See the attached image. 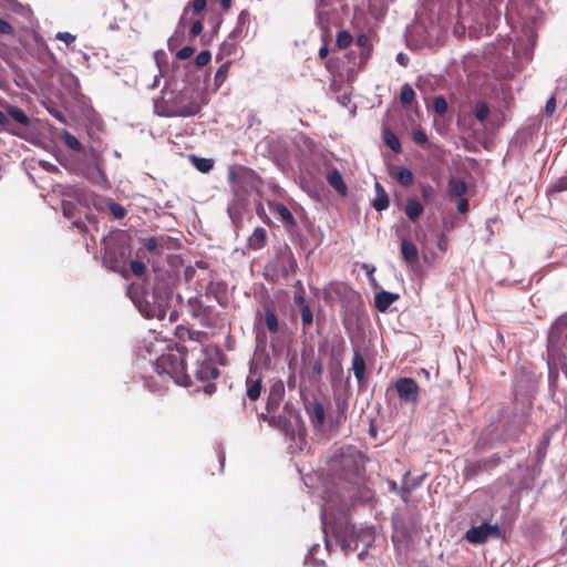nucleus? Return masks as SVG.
<instances>
[{
	"mask_svg": "<svg viewBox=\"0 0 567 567\" xmlns=\"http://www.w3.org/2000/svg\"><path fill=\"white\" fill-rule=\"evenodd\" d=\"M194 334L195 332L190 331L188 328H185L183 326H178L175 329V336L182 342H185L186 340H194Z\"/></svg>",
	"mask_w": 567,
	"mask_h": 567,
	"instance_id": "39",
	"label": "nucleus"
},
{
	"mask_svg": "<svg viewBox=\"0 0 567 567\" xmlns=\"http://www.w3.org/2000/svg\"><path fill=\"white\" fill-rule=\"evenodd\" d=\"M227 71H228V66H227V65H221V66L217 70V72H216V74H215V80H216V81H219V80H220V81H223V80H225V78H226V75H227Z\"/></svg>",
	"mask_w": 567,
	"mask_h": 567,
	"instance_id": "58",
	"label": "nucleus"
},
{
	"mask_svg": "<svg viewBox=\"0 0 567 567\" xmlns=\"http://www.w3.org/2000/svg\"><path fill=\"white\" fill-rule=\"evenodd\" d=\"M249 12L247 10H243L237 19V28L234 30V33L240 32L241 27L249 22Z\"/></svg>",
	"mask_w": 567,
	"mask_h": 567,
	"instance_id": "49",
	"label": "nucleus"
},
{
	"mask_svg": "<svg viewBox=\"0 0 567 567\" xmlns=\"http://www.w3.org/2000/svg\"><path fill=\"white\" fill-rule=\"evenodd\" d=\"M412 140L415 144L424 145L427 143V136L421 128H414L412 132Z\"/></svg>",
	"mask_w": 567,
	"mask_h": 567,
	"instance_id": "45",
	"label": "nucleus"
},
{
	"mask_svg": "<svg viewBox=\"0 0 567 567\" xmlns=\"http://www.w3.org/2000/svg\"><path fill=\"white\" fill-rule=\"evenodd\" d=\"M383 142L386 146H389L393 152L400 153L402 147L396 135L388 127L384 126L382 131Z\"/></svg>",
	"mask_w": 567,
	"mask_h": 567,
	"instance_id": "30",
	"label": "nucleus"
},
{
	"mask_svg": "<svg viewBox=\"0 0 567 567\" xmlns=\"http://www.w3.org/2000/svg\"><path fill=\"white\" fill-rule=\"evenodd\" d=\"M375 198L372 202V206L377 212L385 210L389 207L390 200L384 187L380 183H375Z\"/></svg>",
	"mask_w": 567,
	"mask_h": 567,
	"instance_id": "24",
	"label": "nucleus"
},
{
	"mask_svg": "<svg viewBox=\"0 0 567 567\" xmlns=\"http://www.w3.org/2000/svg\"><path fill=\"white\" fill-rule=\"evenodd\" d=\"M190 161L194 167H196L200 173H208L214 167V162L209 158H203L192 155Z\"/></svg>",
	"mask_w": 567,
	"mask_h": 567,
	"instance_id": "32",
	"label": "nucleus"
},
{
	"mask_svg": "<svg viewBox=\"0 0 567 567\" xmlns=\"http://www.w3.org/2000/svg\"><path fill=\"white\" fill-rule=\"evenodd\" d=\"M0 131L14 132L13 127H11V120L8 115L0 110Z\"/></svg>",
	"mask_w": 567,
	"mask_h": 567,
	"instance_id": "48",
	"label": "nucleus"
},
{
	"mask_svg": "<svg viewBox=\"0 0 567 567\" xmlns=\"http://www.w3.org/2000/svg\"><path fill=\"white\" fill-rule=\"evenodd\" d=\"M295 302H296L297 305H300L301 307H303V305H308V303L306 302V299H305V290H303V288H301V290H300V291H297V292L295 293Z\"/></svg>",
	"mask_w": 567,
	"mask_h": 567,
	"instance_id": "56",
	"label": "nucleus"
},
{
	"mask_svg": "<svg viewBox=\"0 0 567 567\" xmlns=\"http://www.w3.org/2000/svg\"><path fill=\"white\" fill-rule=\"evenodd\" d=\"M365 458L354 446H346L334 452L328 461V471L333 478L357 483L364 472Z\"/></svg>",
	"mask_w": 567,
	"mask_h": 567,
	"instance_id": "1",
	"label": "nucleus"
},
{
	"mask_svg": "<svg viewBox=\"0 0 567 567\" xmlns=\"http://www.w3.org/2000/svg\"><path fill=\"white\" fill-rule=\"evenodd\" d=\"M151 298L146 297L145 305L140 307L141 312L148 319L164 320L171 311L172 289L164 284H156Z\"/></svg>",
	"mask_w": 567,
	"mask_h": 567,
	"instance_id": "4",
	"label": "nucleus"
},
{
	"mask_svg": "<svg viewBox=\"0 0 567 567\" xmlns=\"http://www.w3.org/2000/svg\"><path fill=\"white\" fill-rule=\"evenodd\" d=\"M280 260L284 262V267H282V276L284 277L287 278L289 275L297 272L298 264H297V260L290 249H288L287 254L282 255L280 257Z\"/></svg>",
	"mask_w": 567,
	"mask_h": 567,
	"instance_id": "29",
	"label": "nucleus"
},
{
	"mask_svg": "<svg viewBox=\"0 0 567 567\" xmlns=\"http://www.w3.org/2000/svg\"><path fill=\"white\" fill-rule=\"evenodd\" d=\"M270 210L276 214L282 221L285 228L290 231L297 226V221L289 210V208L282 203H275L269 206Z\"/></svg>",
	"mask_w": 567,
	"mask_h": 567,
	"instance_id": "13",
	"label": "nucleus"
},
{
	"mask_svg": "<svg viewBox=\"0 0 567 567\" xmlns=\"http://www.w3.org/2000/svg\"><path fill=\"white\" fill-rule=\"evenodd\" d=\"M328 53H329V48H328V45H327V44H324V45H323V47H321V48H320V50H319V58H320V59H324V58H327Z\"/></svg>",
	"mask_w": 567,
	"mask_h": 567,
	"instance_id": "63",
	"label": "nucleus"
},
{
	"mask_svg": "<svg viewBox=\"0 0 567 567\" xmlns=\"http://www.w3.org/2000/svg\"><path fill=\"white\" fill-rule=\"evenodd\" d=\"M351 370L358 381L360 388H364L367 385V364L365 360L359 351H354L352 358V367Z\"/></svg>",
	"mask_w": 567,
	"mask_h": 567,
	"instance_id": "12",
	"label": "nucleus"
},
{
	"mask_svg": "<svg viewBox=\"0 0 567 567\" xmlns=\"http://www.w3.org/2000/svg\"><path fill=\"white\" fill-rule=\"evenodd\" d=\"M105 261L111 264V268L113 270H117V268L120 267L118 261L116 259H113V250L111 248L106 249Z\"/></svg>",
	"mask_w": 567,
	"mask_h": 567,
	"instance_id": "52",
	"label": "nucleus"
},
{
	"mask_svg": "<svg viewBox=\"0 0 567 567\" xmlns=\"http://www.w3.org/2000/svg\"><path fill=\"white\" fill-rule=\"evenodd\" d=\"M414 99H415L414 89L409 83L403 84L401 86V91H400V101H401L402 105L405 106V105L412 104Z\"/></svg>",
	"mask_w": 567,
	"mask_h": 567,
	"instance_id": "34",
	"label": "nucleus"
},
{
	"mask_svg": "<svg viewBox=\"0 0 567 567\" xmlns=\"http://www.w3.org/2000/svg\"><path fill=\"white\" fill-rule=\"evenodd\" d=\"M357 45L360 49H363V48H368V47L372 45V43H371L370 38L367 34H360L357 38Z\"/></svg>",
	"mask_w": 567,
	"mask_h": 567,
	"instance_id": "54",
	"label": "nucleus"
},
{
	"mask_svg": "<svg viewBox=\"0 0 567 567\" xmlns=\"http://www.w3.org/2000/svg\"><path fill=\"white\" fill-rule=\"evenodd\" d=\"M144 247L150 252H161L159 243H158V237L157 236H153V237L144 239Z\"/></svg>",
	"mask_w": 567,
	"mask_h": 567,
	"instance_id": "43",
	"label": "nucleus"
},
{
	"mask_svg": "<svg viewBox=\"0 0 567 567\" xmlns=\"http://www.w3.org/2000/svg\"><path fill=\"white\" fill-rule=\"evenodd\" d=\"M327 182L338 193L344 195L347 193V185L342 178L341 173L337 168L329 169L326 175Z\"/></svg>",
	"mask_w": 567,
	"mask_h": 567,
	"instance_id": "22",
	"label": "nucleus"
},
{
	"mask_svg": "<svg viewBox=\"0 0 567 567\" xmlns=\"http://www.w3.org/2000/svg\"><path fill=\"white\" fill-rule=\"evenodd\" d=\"M467 192L466 183L458 177H451L447 184V193L452 197H463Z\"/></svg>",
	"mask_w": 567,
	"mask_h": 567,
	"instance_id": "26",
	"label": "nucleus"
},
{
	"mask_svg": "<svg viewBox=\"0 0 567 567\" xmlns=\"http://www.w3.org/2000/svg\"><path fill=\"white\" fill-rule=\"evenodd\" d=\"M60 140L68 148L78 153L83 152V145L81 142L69 131H62L60 134Z\"/></svg>",
	"mask_w": 567,
	"mask_h": 567,
	"instance_id": "31",
	"label": "nucleus"
},
{
	"mask_svg": "<svg viewBox=\"0 0 567 567\" xmlns=\"http://www.w3.org/2000/svg\"><path fill=\"white\" fill-rule=\"evenodd\" d=\"M502 532L497 525L483 523L480 526L470 528L465 534V539L474 545L486 543L489 538H499Z\"/></svg>",
	"mask_w": 567,
	"mask_h": 567,
	"instance_id": "6",
	"label": "nucleus"
},
{
	"mask_svg": "<svg viewBox=\"0 0 567 567\" xmlns=\"http://www.w3.org/2000/svg\"><path fill=\"white\" fill-rule=\"evenodd\" d=\"M207 7V0H192L183 10V14L178 21V29L184 28L186 24V17L192 9L195 14H199Z\"/></svg>",
	"mask_w": 567,
	"mask_h": 567,
	"instance_id": "23",
	"label": "nucleus"
},
{
	"mask_svg": "<svg viewBox=\"0 0 567 567\" xmlns=\"http://www.w3.org/2000/svg\"><path fill=\"white\" fill-rule=\"evenodd\" d=\"M300 317H301V322H302L303 329L311 326V323L313 321V315H312V311H311L309 305H303V307H301Z\"/></svg>",
	"mask_w": 567,
	"mask_h": 567,
	"instance_id": "37",
	"label": "nucleus"
},
{
	"mask_svg": "<svg viewBox=\"0 0 567 567\" xmlns=\"http://www.w3.org/2000/svg\"><path fill=\"white\" fill-rule=\"evenodd\" d=\"M110 213L116 218L122 219L126 215V209L118 203L112 202L109 205Z\"/></svg>",
	"mask_w": 567,
	"mask_h": 567,
	"instance_id": "41",
	"label": "nucleus"
},
{
	"mask_svg": "<svg viewBox=\"0 0 567 567\" xmlns=\"http://www.w3.org/2000/svg\"><path fill=\"white\" fill-rule=\"evenodd\" d=\"M264 319L267 329L271 333H277L279 331V321L278 317L275 312V309L271 306H267L264 309Z\"/></svg>",
	"mask_w": 567,
	"mask_h": 567,
	"instance_id": "28",
	"label": "nucleus"
},
{
	"mask_svg": "<svg viewBox=\"0 0 567 567\" xmlns=\"http://www.w3.org/2000/svg\"><path fill=\"white\" fill-rule=\"evenodd\" d=\"M200 109H154V112L158 116L164 117H189L198 113Z\"/></svg>",
	"mask_w": 567,
	"mask_h": 567,
	"instance_id": "21",
	"label": "nucleus"
},
{
	"mask_svg": "<svg viewBox=\"0 0 567 567\" xmlns=\"http://www.w3.org/2000/svg\"><path fill=\"white\" fill-rule=\"evenodd\" d=\"M212 60V54L208 50L199 52L195 58V64L198 68L206 66Z\"/></svg>",
	"mask_w": 567,
	"mask_h": 567,
	"instance_id": "42",
	"label": "nucleus"
},
{
	"mask_svg": "<svg viewBox=\"0 0 567 567\" xmlns=\"http://www.w3.org/2000/svg\"><path fill=\"white\" fill-rule=\"evenodd\" d=\"M12 33H13L12 25L4 19L0 18V34H12Z\"/></svg>",
	"mask_w": 567,
	"mask_h": 567,
	"instance_id": "53",
	"label": "nucleus"
},
{
	"mask_svg": "<svg viewBox=\"0 0 567 567\" xmlns=\"http://www.w3.org/2000/svg\"><path fill=\"white\" fill-rule=\"evenodd\" d=\"M267 245V230L264 227H257L248 237L247 247L251 250H260Z\"/></svg>",
	"mask_w": 567,
	"mask_h": 567,
	"instance_id": "19",
	"label": "nucleus"
},
{
	"mask_svg": "<svg viewBox=\"0 0 567 567\" xmlns=\"http://www.w3.org/2000/svg\"><path fill=\"white\" fill-rule=\"evenodd\" d=\"M246 395L248 396V399L251 401H256L257 399H259L262 390L261 378H254L250 375L246 380Z\"/></svg>",
	"mask_w": 567,
	"mask_h": 567,
	"instance_id": "25",
	"label": "nucleus"
},
{
	"mask_svg": "<svg viewBox=\"0 0 567 567\" xmlns=\"http://www.w3.org/2000/svg\"><path fill=\"white\" fill-rule=\"evenodd\" d=\"M373 47L363 48L360 51V68L364 65L371 56Z\"/></svg>",
	"mask_w": 567,
	"mask_h": 567,
	"instance_id": "50",
	"label": "nucleus"
},
{
	"mask_svg": "<svg viewBox=\"0 0 567 567\" xmlns=\"http://www.w3.org/2000/svg\"><path fill=\"white\" fill-rule=\"evenodd\" d=\"M390 175L403 187H409L414 182L413 173L404 166H394Z\"/></svg>",
	"mask_w": 567,
	"mask_h": 567,
	"instance_id": "20",
	"label": "nucleus"
},
{
	"mask_svg": "<svg viewBox=\"0 0 567 567\" xmlns=\"http://www.w3.org/2000/svg\"><path fill=\"white\" fill-rule=\"evenodd\" d=\"M352 41L353 38L348 31L341 30L337 33L336 42L339 49H347L348 47L351 45Z\"/></svg>",
	"mask_w": 567,
	"mask_h": 567,
	"instance_id": "36",
	"label": "nucleus"
},
{
	"mask_svg": "<svg viewBox=\"0 0 567 567\" xmlns=\"http://www.w3.org/2000/svg\"><path fill=\"white\" fill-rule=\"evenodd\" d=\"M557 103H561V100L558 97L557 93H555L546 101L545 106H556Z\"/></svg>",
	"mask_w": 567,
	"mask_h": 567,
	"instance_id": "60",
	"label": "nucleus"
},
{
	"mask_svg": "<svg viewBox=\"0 0 567 567\" xmlns=\"http://www.w3.org/2000/svg\"><path fill=\"white\" fill-rule=\"evenodd\" d=\"M302 371L309 375L310 379L316 381L321 379L323 372V365L320 358L315 355V351L311 348L308 352L303 351L301 354Z\"/></svg>",
	"mask_w": 567,
	"mask_h": 567,
	"instance_id": "9",
	"label": "nucleus"
},
{
	"mask_svg": "<svg viewBox=\"0 0 567 567\" xmlns=\"http://www.w3.org/2000/svg\"><path fill=\"white\" fill-rule=\"evenodd\" d=\"M186 347H177L156 359L154 369L163 382L173 381L184 386L192 384L190 375L186 371Z\"/></svg>",
	"mask_w": 567,
	"mask_h": 567,
	"instance_id": "2",
	"label": "nucleus"
},
{
	"mask_svg": "<svg viewBox=\"0 0 567 567\" xmlns=\"http://www.w3.org/2000/svg\"><path fill=\"white\" fill-rule=\"evenodd\" d=\"M204 29V24L200 20H196L195 22H193L190 29H189V33L193 38H196L197 35H199L202 33Z\"/></svg>",
	"mask_w": 567,
	"mask_h": 567,
	"instance_id": "51",
	"label": "nucleus"
},
{
	"mask_svg": "<svg viewBox=\"0 0 567 567\" xmlns=\"http://www.w3.org/2000/svg\"><path fill=\"white\" fill-rule=\"evenodd\" d=\"M199 352L202 355H204V360L200 361L199 358L197 359V363L194 370L195 378L202 382L216 379L218 377L217 368L213 364V362L209 359H207L202 347L199 349Z\"/></svg>",
	"mask_w": 567,
	"mask_h": 567,
	"instance_id": "10",
	"label": "nucleus"
},
{
	"mask_svg": "<svg viewBox=\"0 0 567 567\" xmlns=\"http://www.w3.org/2000/svg\"><path fill=\"white\" fill-rule=\"evenodd\" d=\"M30 41H22V44L28 52L34 56L41 64L45 65L50 70H55L59 65V61L55 54L50 50L45 40L35 31H31Z\"/></svg>",
	"mask_w": 567,
	"mask_h": 567,
	"instance_id": "5",
	"label": "nucleus"
},
{
	"mask_svg": "<svg viewBox=\"0 0 567 567\" xmlns=\"http://www.w3.org/2000/svg\"><path fill=\"white\" fill-rule=\"evenodd\" d=\"M395 390L399 399L405 403H416L420 395V386L412 378H400L396 380Z\"/></svg>",
	"mask_w": 567,
	"mask_h": 567,
	"instance_id": "7",
	"label": "nucleus"
},
{
	"mask_svg": "<svg viewBox=\"0 0 567 567\" xmlns=\"http://www.w3.org/2000/svg\"><path fill=\"white\" fill-rule=\"evenodd\" d=\"M399 298L400 296L398 293L382 290L374 297L375 308L379 312H385Z\"/></svg>",
	"mask_w": 567,
	"mask_h": 567,
	"instance_id": "18",
	"label": "nucleus"
},
{
	"mask_svg": "<svg viewBox=\"0 0 567 567\" xmlns=\"http://www.w3.org/2000/svg\"><path fill=\"white\" fill-rule=\"evenodd\" d=\"M284 396H285L284 382L282 381L275 382L269 389L268 399H267V410L269 412H271V411H275L276 409H278Z\"/></svg>",
	"mask_w": 567,
	"mask_h": 567,
	"instance_id": "15",
	"label": "nucleus"
},
{
	"mask_svg": "<svg viewBox=\"0 0 567 567\" xmlns=\"http://www.w3.org/2000/svg\"><path fill=\"white\" fill-rule=\"evenodd\" d=\"M220 6L224 11H228L231 7V0H220Z\"/></svg>",
	"mask_w": 567,
	"mask_h": 567,
	"instance_id": "64",
	"label": "nucleus"
},
{
	"mask_svg": "<svg viewBox=\"0 0 567 567\" xmlns=\"http://www.w3.org/2000/svg\"><path fill=\"white\" fill-rule=\"evenodd\" d=\"M195 50L196 49L194 47L186 45V47L182 48L181 50L176 51V58L182 61L187 60L194 54Z\"/></svg>",
	"mask_w": 567,
	"mask_h": 567,
	"instance_id": "46",
	"label": "nucleus"
},
{
	"mask_svg": "<svg viewBox=\"0 0 567 567\" xmlns=\"http://www.w3.org/2000/svg\"><path fill=\"white\" fill-rule=\"evenodd\" d=\"M468 208H470L468 199L462 197L460 203H458V205H457V210L461 214H465V213L468 212Z\"/></svg>",
	"mask_w": 567,
	"mask_h": 567,
	"instance_id": "57",
	"label": "nucleus"
},
{
	"mask_svg": "<svg viewBox=\"0 0 567 567\" xmlns=\"http://www.w3.org/2000/svg\"><path fill=\"white\" fill-rule=\"evenodd\" d=\"M404 212L409 219L415 221L421 217V215L424 212V208L416 198H409Z\"/></svg>",
	"mask_w": 567,
	"mask_h": 567,
	"instance_id": "27",
	"label": "nucleus"
},
{
	"mask_svg": "<svg viewBox=\"0 0 567 567\" xmlns=\"http://www.w3.org/2000/svg\"><path fill=\"white\" fill-rule=\"evenodd\" d=\"M502 462V457L498 454L477 461H467L464 467V476L466 478L474 477L484 471L496 467Z\"/></svg>",
	"mask_w": 567,
	"mask_h": 567,
	"instance_id": "8",
	"label": "nucleus"
},
{
	"mask_svg": "<svg viewBox=\"0 0 567 567\" xmlns=\"http://www.w3.org/2000/svg\"><path fill=\"white\" fill-rule=\"evenodd\" d=\"M567 312L559 316L551 324L547 337L548 367L560 368L567 374Z\"/></svg>",
	"mask_w": 567,
	"mask_h": 567,
	"instance_id": "3",
	"label": "nucleus"
},
{
	"mask_svg": "<svg viewBox=\"0 0 567 567\" xmlns=\"http://www.w3.org/2000/svg\"><path fill=\"white\" fill-rule=\"evenodd\" d=\"M9 112L8 117L11 120V127H13V123L17 122L23 126L29 124V117L21 109H6Z\"/></svg>",
	"mask_w": 567,
	"mask_h": 567,
	"instance_id": "33",
	"label": "nucleus"
},
{
	"mask_svg": "<svg viewBox=\"0 0 567 567\" xmlns=\"http://www.w3.org/2000/svg\"><path fill=\"white\" fill-rule=\"evenodd\" d=\"M501 112L499 109L493 115L491 109H475V117L484 125L485 128H496L501 125Z\"/></svg>",
	"mask_w": 567,
	"mask_h": 567,
	"instance_id": "14",
	"label": "nucleus"
},
{
	"mask_svg": "<svg viewBox=\"0 0 567 567\" xmlns=\"http://www.w3.org/2000/svg\"><path fill=\"white\" fill-rule=\"evenodd\" d=\"M55 39L63 41L68 47H71L75 42L76 37L70 32H58Z\"/></svg>",
	"mask_w": 567,
	"mask_h": 567,
	"instance_id": "47",
	"label": "nucleus"
},
{
	"mask_svg": "<svg viewBox=\"0 0 567 567\" xmlns=\"http://www.w3.org/2000/svg\"><path fill=\"white\" fill-rule=\"evenodd\" d=\"M432 106H447V102L443 95H437L433 97Z\"/></svg>",
	"mask_w": 567,
	"mask_h": 567,
	"instance_id": "59",
	"label": "nucleus"
},
{
	"mask_svg": "<svg viewBox=\"0 0 567 567\" xmlns=\"http://www.w3.org/2000/svg\"><path fill=\"white\" fill-rule=\"evenodd\" d=\"M395 60L401 66L404 68L408 66L410 63V58L408 56V54L403 52L398 53Z\"/></svg>",
	"mask_w": 567,
	"mask_h": 567,
	"instance_id": "55",
	"label": "nucleus"
},
{
	"mask_svg": "<svg viewBox=\"0 0 567 567\" xmlns=\"http://www.w3.org/2000/svg\"><path fill=\"white\" fill-rule=\"evenodd\" d=\"M332 532L343 550L351 547V544L354 542V528L352 526L348 523L344 526H334Z\"/></svg>",
	"mask_w": 567,
	"mask_h": 567,
	"instance_id": "16",
	"label": "nucleus"
},
{
	"mask_svg": "<svg viewBox=\"0 0 567 567\" xmlns=\"http://www.w3.org/2000/svg\"><path fill=\"white\" fill-rule=\"evenodd\" d=\"M401 255L410 269L415 270L419 267V249L415 244L406 238L401 240Z\"/></svg>",
	"mask_w": 567,
	"mask_h": 567,
	"instance_id": "11",
	"label": "nucleus"
},
{
	"mask_svg": "<svg viewBox=\"0 0 567 567\" xmlns=\"http://www.w3.org/2000/svg\"><path fill=\"white\" fill-rule=\"evenodd\" d=\"M73 205L71 203L63 202L62 209L65 216L72 215Z\"/></svg>",
	"mask_w": 567,
	"mask_h": 567,
	"instance_id": "62",
	"label": "nucleus"
},
{
	"mask_svg": "<svg viewBox=\"0 0 567 567\" xmlns=\"http://www.w3.org/2000/svg\"><path fill=\"white\" fill-rule=\"evenodd\" d=\"M567 190V171L566 174L558 178L548 189L547 195H553Z\"/></svg>",
	"mask_w": 567,
	"mask_h": 567,
	"instance_id": "35",
	"label": "nucleus"
},
{
	"mask_svg": "<svg viewBox=\"0 0 567 567\" xmlns=\"http://www.w3.org/2000/svg\"><path fill=\"white\" fill-rule=\"evenodd\" d=\"M307 413L315 427H322L326 421V412L323 405L315 401L306 405Z\"/></svg>",
	"mask_w": 567,
	"mask_h": 567,
	"instance_id": "17",
	"label": "nucleus"
},
{
	"mask_svg": "<svg viewBox=\"0 0 567 567\" xmlns=\"http://www.w3.org/2000/svg\"><path fill=\"white\" fill-rule=\"evenodd\" d=\"M158 237L159 249L161 251L164 249H175L177 247V240L166 235H161Z\"/></svg>",
	"mask_w": 567,
	"mask_h": 567,
	"instance_id": "38",
	"label": "nucleus"
},
{
	"mask_svg": "<svg viewBox=\"0 0 567 567\" xmlns=\"http://www.w3.org/2000/svg\"><path fill=\"white\" fill-rule=\"evenodd\" d=\"M130 267L132 272L137 277H142L146 271L145 264L140 260H132Z\"/></svg>",
	"mask_w": 567,
	"mask_h": 567,
	"instance_id": "44",
	"label": "nucleus"
},
{
	"mask_svg": "<svg viewBox=\"0 0 567 567\" xmlns=\"http://www.w3.org/2000/svg\"><path fill=\"white\" fill-rule=\"evenodd\" d=\"M344 348H346V342H344L343 338H341L339 344L333 349V351L338 355H342L344 352Z\"/></svg>",
	"mask_w": 567,
	"mask_h": 567,
	"instance_id": "61",
	"label": "nucleus"
},
{
	"mask_svg": "<svg viewBox=\"0 0 567 567\" xmlns=\"http://www.w3.org/2000/svg\"><path fill=\"white\" fill-rule=\"evenodd\" d=\"M182 41H183V35L179 33V31L177 29L167 41L168 50L171 52H175L177 50V48L181 45Z\"/></svg>",
	"mask_w": 567,
	"mask_h": 567,
	"instance_id": "40",
	"label": "nucleus"
}]
</instances>
